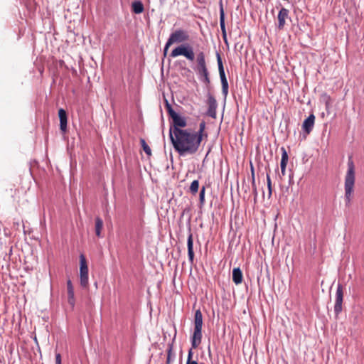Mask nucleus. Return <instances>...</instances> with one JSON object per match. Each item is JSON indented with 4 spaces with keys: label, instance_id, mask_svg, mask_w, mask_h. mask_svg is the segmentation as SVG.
Returning a JSON list of instances; mask_svg holds the SVG:
<instances>
[{
    "label": "nucleus",
    "instance_id": "nucleus-37",
    "mask_svg": "<svg viewBox=\"0 0 364 364\" xmlns=\"http://www.w3.org/2000/svg\"><path fill=\"white\" fill-rule=\"evenodd\" d=\"M251 176H252V181L253 178H255V171H254L253 166L252 164H251Z\"/></svg>",
    "mask_w": 364,
    "mask_h": 364
},
{
    "label": "nucleus",
    "instance_id": "nucleus-36",
    "mask_svg": "<svg viewBox=\"0 0 364 364\" xmlns=\"http://www.w3.org/2000/svg\"><path fill=\"white\" fill-rule=\"evenodd\" d=\"M232 273H242V272L240 267H235L232 269Z\"/></svg>",
    "mask_w": 364,
    "mask_h": 364
},
{
    "label": "nucleus",
    "instance_id": "nucleus-28",
    "mask_svg": "<svg viewBox=\"0 0 364 364\" xmlns=\"http://www.w3.org/2000/svg\"><path fill=\"white\" fill-rule=\"evenodd\" d=\"M267 183L268 188V198H270L272 194V181L269 175L267 174Z\"/></svg>",
    "mask_w": 364,
    "mask_h": 364
},
{
    "label": "nucleus",
    "instance_id": "nucleus-5",
    "mask_svg": "<svg viewBox=\"0 0 364 364\" xmlns=\"http://www.w3.org/2000/svg\"><path fill=\"white\" fill-rule=\"evenodd\" d=\"M171 118L172 119V124L170 125L169 135H173L178 133V132L184 130L183 128L186 127L187 125V122L184 117H182L176 113Z\"/></svg>",
    "mask_w": 364,
    "mask_h": 364
},
{
    "label": "nucleus",
    "instance_id": "nucleus-3",
    "mask_svg": "<svg viewBox=\"0 0 364 364\" xmlns=\"http://www.w3.org/2000/svg\"><path fill=\"white\" fill-rule=\"evenodd\" d=\"M196 62L197 65L195 70L197 73L199 80L206 86H209L210 80L209 77V72L206 66L205 54L203 52H200L197 54Z\"/></svg>",
    "mask_w": 364,
    "mask_h": 364
},
{
    "label": "nucleus",
    "instance_id": "nucleus-34",
    "mask_svg": "<svg viewBox=\"0 0 364 364\" xmlns=\"http://www.w3.org/2000/svg\"><path fill=\"white\" fill-rule=\"evenodd\" d=\"M171 45H168V41L166 42L165 46H164V55H166L167 52H168V48L171 46Z\"/></svg>",
    "mask_w": 364,
    "mask_h": 364
},
{
    "label": "nucleus",
    "instance_id": "nucleus-12",
    "mask_svg": "<svg viewBox=\"0 0 364 364\" xmlns=\"http://www.w3.org/2000/svg\"><path fill=\"white\" fill-rule=\"evenodd\" d=\"M315 122V116L311 114L303 122L302 129L306 134L312 131Z\"/></svg>",
    "mask_w": 364,
    "mask_h": 364
},
{
    "label": "nucleus",
    "instance_id": "nucleus-1",
    "mask_svg": "<svg viewBox=\"0 0 364 364\" xmlns=\"http://www.w3.org/2000/svg\"><path fill=\"white\" fill-rule=\"evenodd\" d=\"M170 140L174 150L180 155H193L199 149L201 144V137L197 136L195 131L188 128L170 134Z\"/></svg>",
    "mask_w": 364,
    "mask_h": 364
},
{
    "label": "nucleus",
    "instance_id": "nucleus-15",
    "mask_svg": "<svg viewBox=\"0 0 364 364\" xmlns=\"http://www.w3.org/2000/svg\"><path fill=\"white\" fill-rule=\"evenodd\" d=\"M68 302L72 308L75 306V299L74 296V288L70 279L67 281Z\"/></svg>",
    "mask_w": 364,
    "mask_h": 364
},
{
    "label": "nucleus",
    "instance_id": "nucleus-7",
    "mask_svg": "<svg viewBox=\"0 0 364 364\" xmlns=\"http://www.w3.org/2000/svg\"><path fill=\"white\" fill-rule=\"evenodd\" d=\"M343 301V285L340 282H338L335 296L334 313L336 314V316H338L342 311Z\"/></svg>",
    "mask_w": 364,
    "mask_h": 364
},
{
    "label": "nucleus",
    "instance_id": "nucleus-20",
    "mask_svg": "<svg viewBox=\"0 0 364 364\" xmlns=\"http://www.w3.org/2000/svg\"><path fill=\"white\" fill-rule=\"evenodd\" d=\"M103 228V220L100 218H95V234L97 237H101V231Z\"/></svg>",
    "mask_w": 364,
    "mask_h": 364
},
{
    "label": "nucleus",
    "instance_id": "nucleus-26",
    "mask_svg": "<svg viewBox=\"0 0 364 364\" xmlns=\"http://www.w3.org/2000/svg\"><path fill=\"white\" fill-rule=\"evenodd\" d=\"M80 285L83 288H86L88 286V274H80Z\"/></svg>",
    "mask_w": 364,
    "mask_h": 364
},
{
    "label": "nucleus",
    "instance_id": "nucleus-22",
    "mask_svg": "<svg viewBox=\"0 0 364 364\" xmlns=\"http://www.w3.org/2000/svg\"><path fill=\"white\" fill-rule=\"evenodd\" d=\"M205 129V122L204 121H202L199 124V129L197 132H195L197 136H200L201 137V141H203V138L205 136V137L208 136L207 134H204V131Z\"/></svg>",
    "mask_w": 364,
    "mask_h": 364
},
{
    "label": "nucleus",
    "instance_id": "nucleus-6",
    "mask_svg": "<svg viewBox=\"0 0 364 364\" xmlns=\"http://www.w3.org/2000/svg\"><path fill=\"white\" fill-rule=\"evenodd\" d=\"M188 40L189 35L186 31L183 29H177L171 33L168 39V44L172 45L173 43H183Z\"/></svg>",
    "mask_w": 364,
    "mask_h": 364
},
{
    "label": "nucleus",
    "instance_id": "nucleus-27",
    "mask_svg": "<svg viewBox=\"0 0 364 364\" xmlns=\"http://www.w3.org/2000/svg\"><path fill=\"white\" fill-rule=\"evenodd\" d=\"M166 102V109L170 117H173L176 112L173 110L172 106L169 104L167 100H165Z\"/></svg>",
    "mask_w": 364,
    "mask_h": 364
},
{
    "label": "nucleus",
    "instance_id": "nucleus-41",
    "mask_svg": "<svg viewBox=\"0 0 364 364\" xmlns=\"http://www.w3.org/2000/svg\"><path fill=\"white\" fill-rule=\"evenodd\" d=\"M1 279L3 281L6 280V279L4 278V274H1Z\"/></svg>",
    "mask_w": 364,
    "mask_h": 364
},
{
    "label": "nucleus",
    "instance_id": "nucleus-24",
    "mask_svg": "<svg viewBox=\"0 0 364 364\" xmlns=\"http://www.w3.org/2000/svg\"><path fill=\"white\" fill-rule=\"evenodd\" d=\"M205 187L203 186L200 188V193H199V205L201 208L205 204Z\"/></svg>",
    "mask_w": 364,
    "mask_h": 364
},
{
    "label": "nucleus",
    "instance_id": "nucleus-13",
    "mask_svg": "<svg viewBox=\"0 0 364 364\" xmlns=\"http://www.w3.org/2000/svg\"><path fill=\"white\" fill-rule=\"evenodd\" d=\"M202 328H194L193 334L191 337V346L193 348H196L201 343Z\"/></svg>",
    "mask_w": 364,
    "mask_h": 364
},
{
    "label": "nucleus",
    "instance_id": "nucleus-10",
    "mask_svg": "<svg viewBox=\"0 0 364 364\" xmlns=\"http://www.w3.org/2000/svg\"><path fill=\"white\" fill-rule=\"evenodd\" d=\"M220 26L223 35V38L225 43H227V33L225 23V12L223 6V3L220 1Z\"/></svg>",
    "mask_w": 364,
    "mask_h": 364
},
{
    "label": "nucleus",
    "instance_id": "nucleus-33",
    "mask_svg": "<svg viewBox=\"0 0 364 364\" xmlns=\"http://www.w3.org/2000/svg\"><path fill=\"white\" fill-rule=\"evenodd\" d=\"M171 351H172V348H171V346H170L168 350V356H167V359H166V364H170V358H171Z\"/></svg>",
    "mask_w": 364,
    "mask_h": 364
},
{
    "label": "nucleus",
    "instance_id": "nucleus-19",
    "mask_svg": "<svg viewBox=\"0 0 364 364\" xmlns=\"http://www.w3.org/2000/svg\"><path fill=\"white\" fill-rule=\"evenodd\" d=\"M203 326V315L200 309L195 312L194 315V328H202Z\"/></svg>",
    "mask_w": 364,
    "mask_h": 364
},
{
    "label": "nucleus",
    "instance_id": "nucleus-14",
    "mask_svg": "<svg viewBox=\"0 0 364 364\" xmlns=\"http://www.w3.org/2000/svg\"><path fill=\"white\" fill-rule=\"evenodd\" d=\"M58 117L60 119V129L62 132L65 133L67 132V122H68V117L66 111L60 108L58 110Z\"/></svg>",
    "mask_w": 364,
    "mask_h": 364
},
{
    "label": "nucleus",
    "instance_id": "nucleus-18",
    "mask_svg": "<svg viewBox=\"0 0 364 364\" xmlns=\"http://www.w3.org/2000/svg\"><path fill=\"white\" fill-rule=\"evenodd\" d=\"M144 10V5L140 0H136L132 4V11L136 14H141Z\"/></svg>",
    "mask_w": 364,
    "mask_h": 364
},
{
    "label": "nucleus",
    "instance_id": "nucleus-29",
    "mask_svg": "<svg viewBox=\"0 0 364 364\" xmlns=\"http://www.w3.org/2000/svg\"><path fill=\"white\" fill-rule=\"evenodd\" d=\"M243 274H232V280L235 284H240L243 280Z\"/></svg>",
    "mask_w": 364,
    "mask_h": 364
},
{
    "label": "nucleus",
    "instance_id": "nucleus-2",
    "mask_svg": "<svg viewBox=\"0 0 364 364\" xmlns=\"http://www.w3.org/2000/svg\"><path fill=\"white\" fill-rule=\"evenodd\" d=\"M355 184V166L353 161L350 159L348 161V171L345 177V198L346 204L350 202Z\"/></svg>",
    "mask_w": 364,
    "mask_h": 364
},
{
    "label": "nucleus",
    "instance_id": "nucleus-40",
    "mask_svg": "<svg viewBox=\"0 0 364 364\" xmlns=\"http://www.w3.org/2000/svg\"><path fill=\"white\" fill-rule=\"evenodd\" d=\"M176 276V274H173V277H172V281H173V282H175Z\"/></svg>",
    "mask_w": 364,
    "mask_h": 364
},
{
    "label": "nucleus",
    "instance_id": "nucleus-9",
    "mask_svg": "<svg viewBox=\"0 0 364 364\" xmlns=\"http://www.w3.org/2000/svg\"><path fill=\"white\" fill-rule=\"evenodd\" d=\"M289 11L287 9L282 7L279 11L277 19L278 25L277 28L279 30H282L286 23V19L289 18Z\"/></svg>",
    "mask_w": 364,
    "mask_h": 364
},
{
    "label": "nucleus",
    "instance_id": "nucleus-42",
    "mask_svg": "<svg viewBox=\"0 0 364 364\" xmlns=\"http://www.w3.org/2000/svg\"><path fill=\"white\" fill-rule=\"evenodd\" d=\"M257 282H259V279H260V278H259V276L257 277Z\"/></svg>",
    "mask_w": 364,
    "mask_h": 364
},
{
    "label": "nucleus",
    "instance_id": "nucleus-35",
    "mask_svg": "<svg viewBox=\"0 0 364 364\" xmlns=\"http://www.w3.org/2000/svg\"><path fill=\"white\" fill-rule=\"evenodd\" d=\"M252 191H253V194H254V196H255V201H256V199H257V187H255V188H252Z\"/></svg>",
    "mask_w": 364,
    "mask_h": 364
},
{
    "label": "nucleus",
    "instance_id": "nucleus-32",
    "mask_svg": "<svg viewBox=\"0 0 364 364\" xmlns=\"http://www.w3.org/2000/svg\"><path fill=\"white\" fill-rule=\"evenodd\" d=\"M55 364H61V355L59 353L55 354Z\"/></svg>",
    "mask_w": 364,
    "mask_h": 364
},
{
    "label": "nucleus",
    "instance_id": "nucleus-25",
    "mask_svg": "<svg viewBox=\"0 0 364 364\" xmlns=\"http://www.w3.org/2000/svg\"><path fill=\"white\" fill-rule=\"evenodd\" d=\"M141 146H142V148H143V150L144 151V152L148 155V156H151V148L149 147V146L146 143L145 140L141 139Z\"/></svg>",
    "mask_w": 364,
    "mask_h": 364
},
{
    "label": "nucleus",
    "instance_id": "nucleus-23",
    "mask_svg": "<svg viewBox=\"0 0 364 364\" xmlns=\"http://www.w3.org/2000/svg\"><path fill=\"white\" fill-rule=\"evenodd\" d=\"M199 188V181L198 180H194L192 181L190 186V192L195 195L198 193Z\"/></svg>",
    "mask_w": 364,
    "mask_h": 364
},
{
    "label": "nucleus",
    "instance_id": "nucleus-8",
    "mask_svg": "<svg viewBox=\"0 0 364 364\" xmlns=\"http://www.w3.org/2000/svg\"><path fill=\"white\" fill-rule=\"evenodd\" d=\"M207 105L208 106V110H207V115L212 117L213 119H215L217 116L216 109L218 107V103L213 95H211L210 92L207 95Z\"/></svg>",
    "mask_w": 364,
    "mask_h": 364
},
{
    "label": "nucleus",
    "instance_id": "nucleus-16",
    "mask_svg": "<svg viewBox=\"0 0 364 364\" xmlns=\"http://www.w3.org/2000/svg\"><path fill=\"white\" fill-rule=\"evenodd\" d=\"M216 56H217V63H218V70H219V75H220V80H221V84L227 83L228 80H227L226 76H225V70H224V67H223V64L221 56H220L219 53H217Z\"/></svg>",
    "mask_w": 364,
    "mask_h": 364
},
{
    "label": "nucleus",
    "instance_id": "nucleus-21",
    "mask_svg": "<svg viewBox=\"0 0 364 364\" xmlns=\"http://www.w3.org/2000/svg\"><path fill=\"white\" fill-rule=\"evenodd\" d=\"M80 273H88V267L87 265L86 258L83 255H80Z\"/></svg>",
    "mask_w": 364,
    "mask_h": 364
},
{
    "label": "nucleus",
    "instance_id": "nucleus-17",
    "mask_svg": "<svg viewBox=\"0 0 364 364\" xmlns=\"http://www.w3.org/2000/svg\"><path fill=\"white\" fill-rule=\"evenodd\" d=\"M281 151H282V159H281V163H280L281 173H282V176H284L286 173V166H287V164L288 162L289 156H288V154H287L286 149H284V147H282Z\"/></svg>",
    "mask_w": 364,
    "mask_h": 364
},
{
    "label": "nucleus",
    "instance_id": "nucleus-38",
    "mask_svg": "<svg viewBox=\"0 0 364 364\" xmlns=\"http://www.w3.org/2000/svg\"><path fill=\"white\" fill-rule=\"evenodd\" d=\"M252 188H255V187H257L256 183H255V178H253V180L252 181Z\"/></svg>",
    "mask_w": 364,
    "mask_h": 364
},
{
    "label": "nucleus",
    "instance_id": "nucleus-31",
    "mask_svg": "<svg viewBox=\"0 0 364 364\" xmlns=\"http://www.w3.org/2000/svg\"><path fill=\"white\" fill-rule=\"evenodd\" d=\"M222 93L225 98H226L228 93V82H227V83L222 84Z\"/></svg>",
    "mask_w": 364,
    "mask_h": 364
},
{
    "label": "nucleus",
    "instance_id": "nucleus-30",
    "mask_svg": "<svg viewBox=\"0 0 364 364\" xmlns=\"http://www.w3.org/2000/svg\"><path fill=\"white\" fill-rule=\"evenodd\" d=\"M192 357H193L192 349H190L189 351H188V358H187L186 364H198L197 361L192 360Z\"/></svg>",
    "mask_w": 364,
    "mask_h": 364
},
{
    "label": "nucleus",
    "instance_id": "nucleus-39",
    "mask_svg": "<svg viewBox=\"0 0 364 364\" xmlns=\"http://www.w3.org/2000/svg\"><path fill=\"white\" fill-rule=\"evenodd\" d=\"M8 276L10 277L11 279H14V277L11 274H8Z\"/></svg>",
    "mask_w": 364,
    "mask_h": 364
},
{
    "label": "nucleus",
    "instance_id": "nucleus-4",
    "mask_svg": "<svg viewBox=\"0 0 364 364\" xmlns=\"http://www.w3.org/2000/svg\"><path fill=\"white\" fill-rule=\"evenodd\" d=\"M178 55H183L188 60L193 61L195 59V54L193 48L189 45H181L173 49L170 56L171 58H176Z\"/></svg>",
    "mask_w": 364,
    "mask_h": 364
},
{
    "label": "nucleus",
    "instance_id": "nucleus-11",
    "mask_svg": "<svg viewBox=\"0 0 364 364\" xmlns=\"http://www.w3.org/2000/svg\"><path fill=\"white\" fill-rule=\"evenodd\" d=\"M188 236L187 239V247H188V259L191 262H193L194 259V252H193V234L191 232V228L189 226L188 228Z\"/></svg>",
    "mask_w": 364,
    "mask_h": 364
}]
</instances>
